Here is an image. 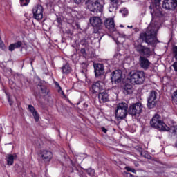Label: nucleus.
I'll use <instances>...</instances> for the list:
<instances>
[{
  "label": "nucleus",
  "mask_w": 177,
  "mask_h": 177,
  "mask_svg": "<svg viewBox=\"0 0 177 177\" xmlns=\"http://www.w3.org/2000/svg\"><path fill=\"white\" fill-rule=\"evenodd\" d=\"M102 132H104V133H106V132H107V129H106V128H104V127H102Z\"/></svg>",
  "instance_id": "35"
},
{
  "label": "nucleus",
  "mask_w": 177,
  "mask_h": 177,
  "mask_svg": "<svg viewBox=\"0 0 177 177\" xmlns=\"http://www.w3.org/2000/svg\"><path fill=\"white\" fill-rule=\"evenodd\" d=\"M142 110L143 106L142 104L140 102H137L129 106L128 113L130 115H132V117H136L142 113Z\"/></svg>",
  "instance_id": "7"
},
{
  "label": "nucleus",
  "mask_w": 177,
  "mask_h": 177,
  "mask_svg": "<svg viewBox=\"0 0 177 177\" xmlns=\"http://www.w3.org/2000/svg\"><path fill=\"white\" fill-rule=\"evenodd\" d=\"M162 8L174 12L177 7V0H163Z\"/></svg>",
  "instance_id": "9"
},
{
  "label": "nucleus",
  "mask_w": 177,
  "mask_h": 177,
  "mask_svg": "<svg viewBox=\"0 0 177 177\" xmlns=\"http://www.w3.org/2000/svg\"><path fill=\"white\" fill-rule=\"evenodd\" d=\"M157 24H154V21H151L147 27L146 32L140 35V39L151 46H156L158 40L157 39Z\"/></svg>",
  "instance_id": "1"
},
{
  "label": "nucleus",
  "mask_w": 177,
  "mask_h": 177,
  "mask_svg": "<svg viewBox=\"0 0 177 177\" xmlns=\"http://www.w3.org/2000/svg\"><path fill=\"white\" fill-rule=\"evenodd\" d=\"M80 52H81V54H82V55H84V53H85V49L82 48L81 50H80Z\"/></svg>",
  "instance_id": "36"
},
{
  "label": "nucleus",
  "mask_w": 177,
  "mask_h": 177,
  "mask_svg": "<svg viewBox=\"0 0 177 177\" xmlns=\"http://www.w3.org/2000/svg\"><path fill=\"white\" fill-rule=\"evenodd\" d=\"M111 82L115 84H120L122 80V71L121 70H116L111 75Z\"/></svg>",
  "instance_id": "11"
},
{
  "label": "nucleus",
  "mask_w": 177,
  "mask_h": 177,
  "mask_svg": "<svg viewBox=\"0 0 177 177\" xmlns=\"http://www.w3.org/2000/svg\"><path fill=\"white\" fill-rule=\"evenodd\" d=\"M160 1L161 0H155L156 3H152L149 6V9H151V13L152 15V19H154V17H162V8L160 6Z\"/></svg>",
  "instance_id": "6"
},
{
  "label": "nucleus",
  "mask_w": 177,
  "mask_h": 177,
  "mask_svg": "<svg viewBox=\"0 0 177 177\" xmlns=\"http://www.w3.org/2000/svg\"><path fill=\"white\" fill-rule=\"evenodd\" d=\"M176 147H177V141H176Z\"/></svg>",
  "instance_id": "40"
},
{
  "label": "nucleus",
  "mask_w": 177,
  "mask_h": 177,
  "mask_svg": "<svg viewBox=\"0 0 177 177\" xmlns=\"http://www.w3.org/2000/svg\"><path fill=\"white\" fill-rule=\"evenodd\" d=\"M168 131H169L170 133H171L173 136L177 138V125L173 126L171 128L169 127Z\"/></svg>",
  "instance_id": "26"
},
{
  "label": "nucleus",
  "mask_w": 177,
  "mask_h": 177,
  "mask_svg": "<svg viewBox=\"0 0 177 177\" xmlns=\"http://www.w3.org/2000/svg\"><path fill=\"white\" fill-rule=\"evenodd\" d=\"M135 48L140 55H143L144 56H150V48L145 47L140 44L135 46Z\"/></svg>",
  "instance_id": "14"
},
{
  "label": "nucleus",
  "mask_w": 177,
  "mask_h": 177,
  "mask_svg": "<svg viewBox=\"0 0 177 177\" xmlns=\"http://www.w3.org/2000/svg\"><path fill=\"white\" fill-rule=\"evenodd\" d=\"M119 37H120V38H124V39H128V36L125 35V33L119 34Z\"/></svg>",
  "instance_id": "32"
},
{
  "label": "nucleus",
  "mask_w": 177,
  "mask_h": 177,
  "mask_svg": "<svg viewBox=\"0 0 177 177\" xmlns=\"http://www.w3.org/2000/svg\"><path fill=\"white\" fill-rule=\"evenodd\" d=\"M123 10H124V12H126V13H127V9L124 8Z\"/></svg>",
  "instance_id": "39"
},
{
  "label": "nucleus",
  "mask_w": 177,
  "mask_h": 177,
  "mask_svg": "<svg viewBox=\"0 0 177 177\" xmlns=\"http://www.w3.org/2000/svg\"><path fill=\"white\" fill-rule=\"evenodd\" d=\"M28 110L32 114L36 122H38V121H39V115L38 114V112H37V111L35 110V108H34L32 105H29Z\"/></svg>",
  "instance_id": "18"
},
{
  "label": "nucleus",
  "mask_w": 177,
  "mask_h": 177,
  "mask_svg": "<svg viewBox=\"0 0 177 177\" xmlns=\"http://www.w3.org/2000/svg\"><path fill=\"white\" fill-rule=\"evenodd\" d=\"M37 88L39 89H40L41 93H42V95H44V96H46V95H48V90H46V87L45 86H42L41 84H39L37 86Z\"/></svg>",
  "instance_id": "25"
},
{
  "label": "nucleus",
  "mask_w": 177,
  "mask_h": 177,
  "mask_svg": "<svg viewBox=\"0 0 177 177\" xmlns=\"http://www.w3.org/2000/svg\"><path fill=\"white\" fill-rule=\"evenodd\" d=\"M87 174L90 176H95V169H88L87 170Z\"/></svg>",
  "instance_id": "27"
},
{
  "label": "nucleus",
  "mask_w": 177,
  "mask_h": 177,
  "mask_svg": "<svg viewBox=\"0 0 177 177\" xmlns=\"http://www.w3.org/2000/svg\"><path fill=\"white\" fill-rule=\"evenodd\" d=\"M129 80L133 85H140L145 82V72L142 71H131L129 75Z\"/></svg>",
  "instance_id": "2"
},
{
  "label": "nucleus",
  "mask_w": 177,
  "mask_h": 177,
  "mask_svg": "<svg viewBox=\"0 0 177 177\" xmlns=\"http://www.w3.org/2000/svg\"><path fill=\"white\" fill-rule=\"evenodd\" d=\"M94 70L95 77H100V75L104 74V66H103L102 64H95Z\"/></svg>",
  "instance_id": "15"
},
{
  "label": "nucleus",
  "mask_w": 177,
  "mask_h": 177,
  "mask_svg": "<svg viewBox=\"0 0 177 177\" xmlns=\"http://www.w3.org/2000/svg\"><path fill=\"white\" fill-rule=\"evenodd\" d=\"M128 115V104L120 102L117 105L115 110V117L117 120H124Z\"/></svg>",
  "instance_id": "4"
},
{
  "label": "nucleus",
  "mask_w": 177,
  "mask_h": 177,
  "mask_svg": "<svg viewBox=\"0 0 177 177\" xmlns=\"http://www.w3.org/2000/svg\"><path fill=\"white\" fill-rule=\"evenodd\" d=\"M158 93L156 91H152L149 93V96L147 99V107L149 109H154L156 105L157 104V102L158 100L157 99V96Z\"/></svg>",
  "instance_id": "8"
},
{
  "label": "nucleus",
  "mask_w": 177,
  "mask_h": 177,
  "mask_svg": "<svg viewBox=\"0 0 177 177\" xmlns=\"http://www.w3.org/2000/svg\"><path fill=\"white\" fill-rule=\"evenodd\" d=\"M104 26L110 32H114L116 30L115 24H114V19L108 18L104 21Z\"/></svg>",
  "instance_id": "12"
},
{
  "label": "nucleus",
  "mask_w": 177,
  "mask_h": 177,
  "mask_svg": "<svg viewBox=\"0 0 177 177\" xmlns=\"http://www.w3.org/2000/svg\"><path fill=\"white\" fill-rule=\"evenodd\" d=\"M17 158V155L16 154H8L6 156V161H7V164L8 165H12L15 161V159Z\"/></svg>",
  "instance_id": "19"
},
{
  "label": "nucleus",
  "mask_w": 177,
  "mask_h": 177,
  "mask_svg": "<svg viewBox=\"0 0 177 177\" xmlns=\"http://www.w3.org/2000/svg\"><path fill=\"white\" fill-rule=\"evenodd\" d=\"M127 27H128V28H132L133 26H128Z\"/></svg>",
  "instance_id": "38"
},
{
  "label": "nucleus",
  "mask_w": 177,
  "mask_h": 177,
  "mask_svg": "<svg viewBox=\"0 0 177 177\" xmlns=\"http://www.w3.org/2000/svg\"><path fill=\"white\" fill-rule=\"evenodd\" d=\"M120 27H122V25H121Z\"/></svg>",
  "instance_id": "41"
},
{
  "label": "nucleus",
  "mask_w": 177,
  "mask_h": 177,
  "mask_svg": "<svg viewBox=\"0 0 177 177\" xmlns=\"http://www.w3.org/2000/svg\"><path fill=\"white\" fill-rule=\"evenodd\" d=\"M90 23L93 27H100L102 19L98 17H93L90 18Z\"/></svg>",
  "instance_id": "16"
},
{
  "label": "nucleus",
  "mask_w": 177,
  "mask_h": 177,
  "mask_svg": "<svg viewBox=\"0 0 177 177\" xmlns=\"http://www.w3.org/2000/svg\"><path fill=\"white\" fill-rule=\"evenodd\" d=\"M173 67H174L175 71H177V62L174 63Z\"/></svg>",
  "instance_id": "33"
},
{
  "label": "nucleus",
  "mask_w": 177,
  "mask_h": 177,
  "mask_svg": "<svg viewBox=\"0 0 177 177\" xmlns=\"http://www.w3.org/2000/svg\"><path fill=\"white\" fill-rule=\"evenodd\" d=\"M33 17L36 20H41L44 17V7L37 5L33 8Z\"/></svg>",
  "instance_id": "10"
},
{
  "label": "nucleus",
  "mask_w": 177,
  "mask_h": 177,
  "mask_svg": "<svg viewBox=\"0 0 177 177\" xmlns=\"http://www.w3.org/2000/svg\"><path fill=\"white\" fill-rule=\"evenodd\" d=\"M61 68L62 74H70V73H71V67L68 63L63 65Z\"/></svg>",
  "instance_id": "23"
},
{
  "label": "nucleus",
  "mask_w": 177,
  "mask_h": 177,
  "mask_svg": "<svg viewBox=\"0 0 177 177\" xmlns=\"http://www.w3.org/2000/svg\"><path fill=\"white\" fill-rule=\"evenodd\" d=\"M86 6L90 12L93 13H102L103 12V6L100 4L98 0H87Z\"/></svg>",
  "instance_id": "5"
},
{
  "label": "nucleus",
  "mask_w": 177,
  "mask_h": 177,
  "mask_svg": "<svg viewBox=\"0 0 177 177\" xmlns=\"http://www.w3.org/2000/svg\"><path fill=\"white\" fill-rule=\"evenodd\" d=\"M21 6H27L30 3V0H20Z\"/></svg>",
  "instance_id": "28"
},
{
  "label": "nucleus",
  "mask_w": 177,
  "mask_h": 177,
  "mask_svg": "<svg viewBox=\"0 0 177 177\" xmlns=\"http://www.w3.org/2000/svg\"><path fill=\"white\" fill-rule=\"evenodd\" d=\"M140 64L142 68L147 70L149 66H150V62L145 57H140Z\"/></svg>",
  "instance_id": "17"
},
{
  "label": "nucleus",
  "mask_w": 177,
  "mask_h": 177,
  "mask_svg": "<svg viewBox=\"0 0 177 177\" xmlns=\"http://www.w3.org/2000/svg\"><path fill=\"white\" fill-rule=\"evenodd\" d=\"M42 159L45 161L52 160V152L48 151H43L41 153Z\"/></svg>",
  "instance_id": "20"
},
{
  "label": "nucleus",
  "mask_w": 177,
  "mask_h": 177,
  "mask_svg": "<svg viewBox=\"0 0 177 177\" xmlns=\"http://www.w3.org/2000/svg\"><path fill=\"white\" fill-rule=\"evenodd\" d=\"M173 53H174V55L175 59H177V46H174V47L173 48Z\"/></svg>",
  "instance_id": "31"
},
{
  "label": "nucleus",
  "mask_w": 177,
  "mask_h": 177,
  "mask_svg": "<svg viewBox=\"0 0 177 177\" xmlns=\"http://www.w3.org/2000/svg\"><path fill=\"white\" fill-rule=\"evenodd\" d=\"M98 98L100 102H102V103H106V102H109V94L106 93H100L98 95Z\"/></svg>",
  "instance_id": "22"
},
{
  "label": "nucleus",
  "mask_w": 177,
  "mask_h": 177,
  "mask_svg": "<svg viewBox=\"0 0 177 177\" xmlns=\"http://www.w3.org/2000/svg\"><path fill=\"white\" fill-rule=\"evenodd\" d=\"M125 169L129 172H133V174H135L136 172V170H135V169L131 168L130 167H126Z\"/></svg>",
  "instance_id": "29"
},
{
  "label": "nucleus",
  "mask_w": 177,
  "mask_h": 177,
  "mask_svg": "<svg viewBox=\"0 0 177 177\" xmlns=\"http://www.w3.org/2000/svg\"><path fill=\"white\" fill-rule=\"evenodd\" d=\"M104 89V83L101 81L96 82L92 85L93 93H100Z\"/></svg>",
  "instance_id": "13"
},
{
  "label": "nucleus",
  "mask_w": 177,
  "mask_h": 177,
  "mask_svg": "<svg viewBox=\"0 0 177 177\" xmlns=\"http://www.w3.org/2000/svg\"><path fill=\"white\" fill-rule=\"evenodd\" d=\"M81 1H82V0H74L75 3H81Z\"/></svg>",
  "instance_id": "37"
},
{
  "label": "nucleus",
  "mask_w": 177,
  "mask_h": 177,
  "mask_svg": "<svg viewBox=\"0 0 177 177\" xmlns=\"http://www.w3.org/2000/svg\"><path fill=\"white\" fill-rule=\"evenodd\" d=\"M8 101L9 102L10 106H12V104H13V102L10 100V97H8Z\"/></svg>",
  "instance_id": "34"
},
{
  "label": "nucleus",
  "mask_w": 177,
  "mask_h": 177,
  "mask_svg": "<svg viewBox=\"0 0 177 177\" xmlns=\"http://www.w3.org/2000/svg\"><path fill=\"white\" fill-rule=\"evenodd\" d=\"M22 45L23 43L21 41H17V43L12 44L9 46L8 50H10V52H13L15 49L21 48Z\"/></svg>",
  "instance_id": "21"
},
{
  "label": "nucleus",
  "mask_w": 177,
  "mask_h": 177,
  "mask_svg": "<svg viewBox=\"0 0 177 177\" xmlns=\"http://www.w3.org/2000/svg\"><path fill=\"white\" fill-rule=\"evenodd\" d=\"M150 125L155 129H159V131H169V127L162 122L161 116L158 114H156L150 121Z\"/></svg>",
  "instance_id": "3"
},
{
  "label": "nucleus",
  "mask_w": 177,
  "mask_h": 177,
  "mask_svg": "<svg viewBox=\"0 0 177 177\" xmlns=\"http://www.w3.org/2000/svg\"><path fill=\"white\" fill-rule=\"evenodd\" d=\"M111 3L113 5V8H117V5H118V0H111Z\"/></svg>",
  "instance_id": "30"
},
{
  "label": "nucleus",
  "mask_w": 177,
  "mask_h": 177,
  "mask_svg": "<svg viewBox=\"0 0 177 177\" xmlns=\"http://www.w3.org/2000/svg\"><path fill=\"white\" fill-rule=\"evenodd\" d=\"M123 92L125 95H131V93H133V89L132 88V85L129 84H125Z\"/></svg>",
  "instance_id": "24"
}]
</instances>
